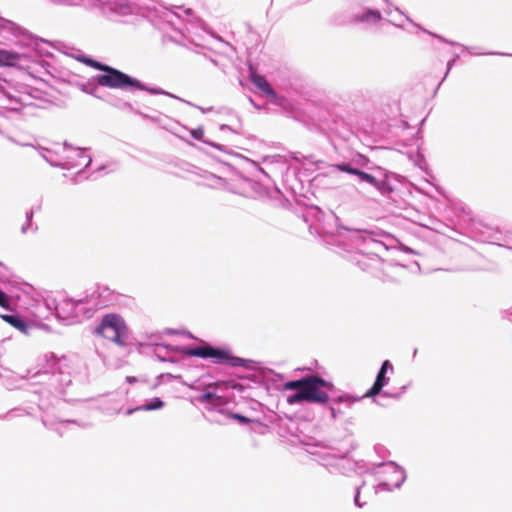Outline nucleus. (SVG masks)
Here are the masks:
<instances>
[{"mask_svg":"<svg viewBox=\"0 0 512 512\" xmlns=\"http://www.w3.org/2000/svg\"><path fill=\"white\" fill-rule=\"evenodd\" d=\"M333 388L332 383L313 375L284 384L285 390H296L295 394L287 397V403L290 405L303 401L326 404L330 399L327 391H331Z\"/></svg>","mask_w":512,"mask_h":512,"instance_id":"nucleus-1","label":"nucleus"},{"mask_svg":"<svg viewBox=\"0 0 512 512\" xmlns=\"http://www.w3.org/2000/svg\"><path fill=\"white\" fill-rule=\"evenodd\" d=\"M85 62L88 63L90 66L104 72V74L95 77L97 84L100 86L126 91L146 90L149 93L155 95H170L169 93L163 91L160 88H147L139 80L132 78L129 75L110 66L101 64L91 59H87L85 60Z\"/></svg>","mask_w":512,"mask_h":512,"instance_id":"nucleus-2","label":"nucleus"},{"mask_svg":"<svg viewBox=\"0 0 512 512\" xmlns=\"http://www.w3.org/2000/svg\"><path fill=\"white\" fill-rule=\"evenodd\" d=\"M94 333L118 346H125L128 328L121 316L111 313L103 316Z\"/></svg>","mask_w":512,"mask_h":512,"instance_id":"nucleus-3","label":"nucleus"},{"mask_svg":"<svg viewBox=\"0 0 512 512\" xmlns=\"http://www.w3.org/2000/svg\"><path fill=\"white\" fill-rule=\"evenodd\" d=\"M186 354L193 357L210 358L214 364H227L232 367H245L247 360L234 356L229 350L208 344L190 348Z\"/></svg>","mask_w":512,"mask_h":512,"instance_id":"nucleus-4","label":"nucleus"},{"mask_svg":"<svg viewBox=\"0 0 512 512\" xmlns=\"http://www.w3.org/2000/svg\"><path fill=\"white\" fill-rule=\"evenodd\" d=\"M61 5L92 4L100 7L104 12L113 13L119 16L133 14L136 6L129 0H51Z\"/></svg>","mask_w":512,"mask_h":512,"instance_id":"nucleus-5","label":"nucleus"},{"mask_svg":"<svg viewBox=\"0 0 512 512\" xmlns=\"http://www.w3.org/2000/svg\"><path fill=\"white\" fill-rule=\"evenodd\" d=\"M61 5L92 4L100 7L104 12L113 13L119 16L133 14L136 6L129 0H51Z\"/></svg>","mask_w":512,"mask_h":512,"instance_id":"nucleus-6","label":"nucleus"},{"mask_svg":"<svg viewBox=\"0 0 512 512\" xmlns=\"http://www.w3.org/2000/svg\"><path fill=\"white\" fill-rule=\"evenodd\" d=\"M251 82L262 91V93L269 99V101L273 104L282 106L284 104V97L279 96L270 84L267 82L264 76L257 74L255 72H251L250 74Z\"/></svg>","mask_w":512,"mask_h":512,"instance_id":"nucleus-7","label":"nucleus"},{"mask_svg":"<svg viewBox=\"0 0 512 512\" xmlns=\"http://www.w3.org/2000/svg\"><path fill=\"white\" fill-rule=\"evenodd\" d=\"M393 371V365L390 363L389 360H385L382 363V366L377 374L376 380L372 387L365 393V397H374L378 395L384 385L386 384V373L388 370Z\"/></svg>","mask_w":512,"mask_h":512,"instance_id":"nucleus-8","label":"nucleus"},{"mask_svg":"<svg viewBox=\"0 0 512 512\" xmlns=\"http://www.w3.org/2000/svg\"><path fill=\"white\" fill-rule=\"evenodd\" d=\"M218 385H219L218 383L208 384L205 388V392L198 397V401L200 403H210L215 406L227 404V402H228L227 399L209 391L210 388H216V387H218Z\"/></svg>","mask_w":512,"mask_h":512,"instance_id":"nucleus-9","label":"nucleus"},{"mask_svg":"<svg viewBox=\"0 0 512 512\" xmlns=\"http://www.w3.org/2000/svg\"><path fill=\"white\" fill-rule=\"evenodd\" d=\"M22 58L23 55L19 53L0 49V66H15Z\"/></svg>","mask_w":512,"mask_h":512,"instance_id":"nucleus-10","label":"nucleus"},{"mask_svg":"<svg viewBox=\"0 0 512 512\" xmlns=\"http://www.w3.org/2000/svg\"><path fill=\"white\" fill-rule=\"evenodd\" d=\"M0 318L23 334H28V325L19 316L1 314Z\"/></svg>","mask_w":512,"mask_h":512,"instance_id":"nucleus-11","label":"nucleus"},{"mask_svg":"<svg viewBox=\"0 0 512 512\" xmlns=\"http://www.w3.org/2000/svg\"><path fill=\"white\" fill-rule=\"evenodd\" d=\"M382 19L381 13L378 10L368 9L361 14H356L354 20L356 22L377 23Z\"/></svg>","mask_w":512,"mask_h":512,"instance_id":"nucleus-12","label":"nucleus"},{"mask_svg":"<svg viewBox=\"0 0 512 512\" xmlns=\"http://www.w3.org/2000/svg\"><path fill=\"white\" fill-rule=\"evenodd\" d=\"M0 29L7 30L13 34H17L19 26L14 22L0 17Z\"/></svg>","mask_w":512,"mask_h":512,"instance_id":"nucleus-13","label":"nucleus"},{"mask_svg":"<svg viewBox=\"0 0 512 512\" xmlns=\"http://www.w3.org/2000/svg\"><path fill=\"white\" fill-rule=\"evenodd\" d=\"M354 175L359 176L362 181H366V182L370 183L371 185H374V186L378 185L376 178L373 175L368 174L364 171H361L358 169L356 172H354Z\"/></svg>","mask_w":512,"mask_h":512,"instance_id":"nucleus-14","label":"nucleus"},{"mask_svg":"<svg viewBox=\"0 0 512 512\" xmlns=\"http://www.w3.org/2000/svg\"><path fill=\"white\" fill-rule=\"evenodd\" d=\"M163 406H164L163 401H161L160 399L156 398L154 401H152L151 403L147 404L143 409L146 410V411H150V410L160 409Z\"/></svg>","mask_w":512,"mask_h":512,"instance_id":"nucleus-15","label":"nucleus"},{"mask_svg":"<svg viewBox=\"0 0 512 512\" xmlns=\"http://www.w3.org/2000/svg\"><path fill=\"white\" fill-rule=\"evenodd\" d=\"M0 306L6 309L10 308L9 296L0 289Z\"/></svg>","mask_w":512,"mask_h":512,"instance_id":"nucleus-16","label":"nucleus"},{"mask_svg":"<svg viewBox=\"0 0 512 512\" xmlns=\"http://www.w3.org/2000/svg\"><path fill=\"white\" fill-rule=\"evenodd\" d=\"M230 416L232 419L237 420L240 423L247 424V423L251 422V419H249L248 417H246L244 415L238 414V413H231Z\"/></svg>","mask_w":512,"mask_h":512,"instance_id":"nucleus-17","label":"nucleus"},{"mask_svg":"<svg viewBox=\"0 0 512 512\" xmlns=\"http://www.w3.org/2000/svg\"><path fill=\"white\" fill-rule=\"evenodd\" d=\"M337 168L340 170V171H343V172H346V173H349V174H353L354 175V172H356L358 169L356 168H352L350 167L348 164H340V165H337Z\"/></svg>","mask_w":512,"mask_h":512,"instance_id":"nucleus-18","label":"nucleus"},{"mask_svg":"<svg viewBox=\"0 0 512 512\" xmlns=\"http://www.w3.org/2000/svg\"><path fill=\"white\" fill-rule=\"evenodd\" d=\"M191 135L195 139H201L203 137V130H191Z\"/></svg>","mask_w":512,"mask_h":512,"instance_id":"nucleus-19","label":"nucleus"},{"mask_svg":"<svg viewBox=\"0 0 512 512\" xmlns=\"http://www.w3.org/2000/svg\"><path fill=\"white\" fill-rule=\"evenodd\" d=\"M455 61H456V57L448 62V64H447V73L452 68V66L454 65Z\"/></svg>","mask_w":512,"mask_h":512,"instance_id":"nucleus-20","label":"nucleus"},{"mask_svg":"<svg viewBox=\"0 0 512 512\" xmlns=\"http://www.w3.org/2000/svg\"><path fill=\"white\" fill-rule=\"evenodd\" d=\"M183 12L186 14V15H191L192 13V10L191 9H184Z\"/></svg>","mask_w":512,"mask_h":512,"instance_id":"nucleus-21","label":"nucleus"},{"mask_svg":"<svg viewBox=\"0 0 512 512\" xmlns=\"http://www.w3.org/2000/svg\"><path fill=\"white\" fill-rule=\"evenodd\" d=\"M220 128L224 129V128H228V127L226 125H222Z\"/></svg>","mask_w":512,"mask_h":512,"instance_id":"nucleus-22","label":"nucleus"},{"mask_svg":"<svg viewBox=\"0 0 512 512\" xmlns=\"http://www.w3.org/2000/svg\"><path fill=\"white\" fill-rule=\"evenodd\" d=\"M176 16L180 17V14L177 12H173Z\"/></svg>","mask_w":512,"mask_h":512,"instance_id":"nucleus-23","label":"nucleus"},{"mask_svg":"<svg viewBox=\"0 0 512 512\" xmlns=\"http://www.w3.org/2000/svg\"><path fill=\"white\" fill-rule=\"evenodd\" d=\"M0 266H4V264L2 262H0Z\"/></svg>","mask_w":512,"mask_h":512,"instance_id":"nucleus-24","label":"nucleus"}]
</instances>
